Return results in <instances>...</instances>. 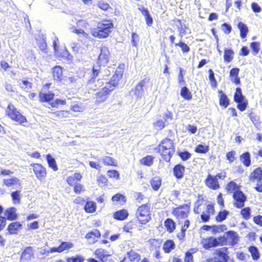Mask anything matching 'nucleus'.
Here are the masks:
<instances>
[{
    "mask_svg": "<svg viewBox=\"0 0 262 262\" xmlns=\"http://www.w3.org/2000/svg\"><path fill=\"white\" fill-rule=\"evenodd\" d=\"M249 118H250V120H251V121L252 122V123L255 125V126L256 127L258 128V126L260 124L259 117L256 115H253V114H251L249 115Z\"/></svg>",
    "mask_w": 262,
    "mask_h": 262,
    "instance_id": "nucleus-57",
    "label": "nucleus"
},
{
    "mask_svg": "<svg viewBox=\"0 0 262 262\" xmlns=\"http://www.w3.org/2000/svg\"><path fill=\"white\" fill-rule=\"evenodd\" d=\"M123 73V71L121 69H117L115 74L112 77L106 85L113 90L114 88L118 84V82L122 78Z\"/></svg>",
    "mask_w": 262,
    "mask_h": 262,
    "instance_id": "nucleus-12",
    "label": "nucleus"
},
{
    "mask_svg": "<svg viewBox=\"0 0 262 262\" xmlns=\"http://www.w3.org/2000/svg\"><path fill=\"white\" fill-rule=\"evenodd\" d=\"M220 104L226 108L229 104V100L227 96L222 91H219Z\"/></svg>",
    "mask_w": 262,
    "mask_h": 262,
    "instance_id": "nucleus-25",
    "label": "nucleus"
},
{
    "mask_svg": "<svg viewBox=\"0 0 262 262\" xmlns=\"http://www.w3.org/2000/svg\"><path fill=\"white\" fill-rule=\"evenodd\" d=\"M149 81V79L147 78L141 80L136 85L134 89H132L130 91L137 98H141L144 94L143 86Z\"/></svg>",
    "mask_w": 262,
    "mask_h": 262,
    "instance_id": "nucleus-9",
    "label": "nucleus"
},
{
    "mask_svg": "<svg viewBox=\"0 0 262 262\" xmlns=\"http://www.w3.org/2000/svg\"><path fill=\"white\" fill-rule=\"evenodd\" d=\"M228 249L226 247H223L217 251V255L222 257L224 259H226L227 256Z\"/></svg>",
    "mask_w": 262,
    "mask_h": 262,
    "instance_id": "nucleus-54",
    "label": "nucleus"
},
{
    "mask_svg": "<svg viewBox=\"0 0 262 262\" xmlns=\"http://www.w3.org/2000/svg\"><path fill=\"white\" fill-rule=\"evenodd\" d=\"M189 211V206L186 204L174 208L172 214L178 219H185L187 217Z\"/></svg>",
    "mask_w": 262,
    "mask_h": 262,
    "instance_id": "nucleus-8",
    "label": "nucleus"
},
{
    "mask_svg": "<svg viewBox=\"0 0 262 262\" xmlns=\"http://www.w3.org/2000/svg\"><path fill=\"white\" fill-rule=\"evenodd\" d=\"M21 224L18 222L11 223L8 227L7 230L11 234H17L21 228Z\"/></svg>",
    "mask_w": 262,
    "mask_h": 262,
    "instance_id": "nucleus-21",
    "label": "nucleus"
},
{
    "mask_svg": "<svg viewBox=\"0 0 262 262\" xmlns=\"http://www.w3.org/2000/svg\"><path fill=\"white\" fill-rule=\"evenodd\" d=\"M233 197L235 202V206L237 208H242L245 205L247 198L245 194L241 190L234 192Z\"/></svg>",
    "mask_w": 262,
    "mask_h": 262,
    "instance_id": "nucleus-10",
    "label": "nucleus"
},
{
    "mask_svg": "<svg viewBox=\"0 0 262 262\" xmlns=\"http://www.w3.org/2000/svg\"><path fill=\"white\" fill-rule=\"evenodd\" d=\"M46 159L49 166L52 168L54 171H57L58 170V167L55 159L50 154H48L46 156Z\"/></svg>",
    "mask_w": 262,
    "mask_h": 262,
    "instance_id": "nucleus-30",
    "label": "nucleus"
},
{
    "mask_svg": "<svg viewBox=\"0 0 262 262\" xmlns=\"http://www.w3.org/2000/svg\"><path fill=\"white\" fill-rule=\"evenodd\" d=\"M36 178L39 181L45 179L47 176V171L41 164L33 163L31 164Z\"/></svg>",
    "mask_w": 262,
    "mask_h": 262,
    "instance_id": "nucleus-7",
    "label": "nucleus"
},
{
    "mask_svg": "<svg viewBox=\"0 0 262 262\" xmlns=\"http://www.w3.org/2000/svg\"><path fill=\"white\" fill-rule=\"evenodd\" d=\"M174 243L171 240L166 241L163 247V249L165 253H169L172 249L174 248Z\"/></svg>",
    "mask_w": 262,
    "mask_h": 262,
    "instance_id": "nucleus-32",
    "label": "nucleus"
},
{
    "mask_svg": "<svg viewBox=\"0 0 262 262\" xmlns=\"http://www.w3.org/2000/svg\"><path fill=\"white\" fill-rule=\"evenodd\" d=\"M37 46L40 50L42 52H46L47 43L44 38H41L37 39Z\"/></svg>",
    "mask_w": 262,
    "mask_h": 262,
    "instance_id": "nucleus-46",
    "label": "nucleus"
},
{
    "mask_svg": "<svg viewBox=\"0 0 262 262\" xmlns=\"http://www.w3.org/2000/svg\"><path fill=\"white\" fill-rule=\"evenodd\" d=\"M236 152L234 150L230 151L226 154V158L229 161V163H232L235 160V156Z\"/></svg>",
    "mask_w": 262,
    "mask_h": 262,
    "instance_id": "nucleus-60",
    "label": "nucleus"
},
{
    "mask_svg": "<svg viewBox=\"0 0 262 262\" xmlns=\"http://www.w3.org/2000/svg\"><path fill=\"white\" fill-rule=\"evenodd\" d=\"M113 91L107 85L101 89L96 94V102L101 103L105 102L109 95V93Z\"/></svg>",
    "mask_w": 262,
    "mask_h": 262,
    "instance_id": "nucleus-11",
    "label": "nucleus"
},
{
    "mask_svg": "<svg viewBox=\"0 0 262 262\" xmlns=\"http://www.w3.org/2000/svg\"><path fill=\"white\" fill-rule=\"evenodd\" d=\"M16 209L14 207L8 208L6 210V215L9 220H15L17 218Z\"/></svg>",
    "mask_w": 262,
    "mask_h": 262,
    "instance_id": "nucleus-29",
    "label": "nucleus"
},
{
    "mask_svg": "<svg viewBox=\"0 0 262 262\" xmlns=\"http://www.w3.org/2000/svg\"><path fill=\"white\" fill-rule=\"evenodd\" d=\"M84 260V258L79 255H76V256L67 258V262H83Z\"/></svg>",
    "mask_w": 262,
    "mask_h": 262,
    "instance_id": "nucleus-50",
    "label": "nucleus"
},
{
    "mask_svg": "<svg viewBox=\"0 0 262 262\" xmlns=\"http://www.w3.org/2000/svg\"><path fill=\"white\" fill-rule=\"evenodd\" d=\"M8 115L13 120L18 122L20 124L27 122V119L25 116L22 115L19 112L17 111L13 105H9L8 107Z\"/></svg>",
    "mask_w": 262,
    "mask_h": 262,
    "instance_id": "nucleus-6",
    "label": "nucleus"
},
{
    "mask_svg": "<svg viewBox=\"0 0 262 262\" xmlns=\"http://www.w3.org/2000/svg\"><path fill=\"white\" fill-rule=\"evenodd\" d=\"M238 185L233 181L229 182L227 186V189L228 191L232 192L239 190Z\"/></svg>",
    "mask_w": 262,
    "mask_h": 262,
    "instance_id": "nucleus-51",
    "label": "nucleus"
},
{
    "mask_svg": "<svg viewBox=\"0 0 262 262\" xmlns=\"http://www.w3.org/2000/svg\"><path fill=\"white\" fill-rule=\"evenodd\" d=\"M140 163L146 166H149L153 164V157L151 156H147L140 160Z\"/></svg>",
    "mask_w": 262,
    "mask_h": 262,
    "instance_id": "nucleus-45",
    "label": "nucleus"
},
{
    "mask_svg": "<svg viewBox=\"0 0 262 262\" xmlns=\"http://www.w3.org/2000/svg\"><path fill=\"white\" fill-rule=\"evenodd\" d=\"M176 46H179L181 48L184 53H187L190 51V48L184 42L180 40L179 42L175 43Z\"/></svg>",
    "mask_w": 262,
    "mask_h": 262,
    "instance_id": "nucleus-53",
    "label": "nucleus"
},
{
    "mask_svg": "<svg viewBox=\"0 0 262 262\" xmlns=\"http://www.w3.org/2000/svg\"><path fill=\"white\" fill-rule=\"evenodd\" d=\"M240 160L246 166L251 164L250 155L249 152H246L240 156Z\"/></svg>",
    "mask_w": 262,
    "mask_h": 262,
    "instance_id": "nucleus-31",
    "label": "nucleus"
},
{
    "mask_svg": "<svg viewBox=\"0 0 262 262\" xmlns=\"http://www.w3.org/2000/svg\"><path fill=\"white\" fill-rule=\"evenodd\" d=\"M54 94L52 91H49L48 93L40 92L39 94V100L41 102H50L52 100L54 97Z\"/></svg>",
    "mask_w": 262,
    "mask_h": 262,
    "instance_id": "nucleus-19",
    "label": "nucleus"
},
{
    "mask_svg": "<svg viewBox=\"0 0 262 262\" xmlns=\"http://www.w3.org/2000/svg\"><path fill=\"white\" fill-rule=\"evenodd\" d=\"M227 242H229L232 246L238 243L239 237L238 234L233 231H229L226 233Z\"/></svg>",
    "mask_w": 262,
    "mask_h": 262,
    "instance_id": "nucleus-17",
    "label": "nucleus"
},
{
    "mask_svg": "<svg viewBox=\"0 0 262 262\" xmlns=\"http://www.w3.org/2000/svg\"><path fill=\"white\" fill-rule=\"evenodd\" d=\"M19 183V180L16 178H12L4 180V183L8 187L12 186Z\"/></svg>",
    "mask_w": 262,
    "mask_h": 262,
    "instance_id": "nucleus-44",
    "label": "nucleus"
},
{
    "mask_svg": "<svg viewBox=\"0 0 262 262\" xmlns=\"http://www.w3.org/2000/svg\"><path fill=\"white\" fill-rule=\"evenodd\" d=\"M209 150V146L200 144L197 145L195 151L198 153H206Z\"/></svg>",
    "mask_w": 262,
    "mask_h": 262,
    "instance_id": "nucleus-42",
    "label": "nucleus"
},
{
    "mask_svg": "<svg viewBox=\"0 0 262 262\" xmlns=\"http://www.w3.org/2000/svg\"><path fill=\"white\" fill-rule=\"evenodd\" d=\"M34 254L33 249L31 247L26 248L23 251L20 260L22 262H28L31 260Z\"/></svg>",
    "mask_w": 262,
    "mask_h": 262,
    "instance_id": "nucleus-16",
    "label": "nucleus"
},
{
    "mask_svg": "<svg viewBox=\"0 0 262 262\" xmlns=\"http://www.w3.org/2000/svg\"><path fill=\"white\" fill-rule=\"evenodd\" d=\"M260 44L259 42L254 41L251 43L250 47L252 50L253 54L257 55L260 50Z\"/></svg>",
    "mask_w": 262,
    "mask_h": 262,
    "instance_id": "nucleus-49",
    "label": "nucleus"
},
{
    "mask_svg": "<svg viewBox=\"0 0 262 262\" xmlns=\"http://www.w3.org/2000/svg\"><path fill=\"white\" fill-rule=\"evenodd\" d=\"M101 72L99 66H94L91 78L88 81L87 86L90 90H96L102 86L103 82L99 79H96V77Z\"/></svg>",
    "mask_w": 262,
    "mask_h": 262,
    "instance_id": "nucleus-3",
    "label": "nucleus"
},
{
    "mask_svg": "<svg viewBox=\"0 0 262 262\" xmlns=\"http://www.w3.org/2000/svg\"><path fill=\"white\" fill-rule=\"evenodd\" d=\"M107 175L109 177L112 178H115L119 179V173L118 171L116 170H110L107 171Z\"/></svg>",
    "mask_w": 262,
    "mask_h": 262,
    "instance_id": "nucleus-64",
    "label": "nucleus"
},
{
    "mask_svg": "<svg viewBox=\"0 0 262 262\" xmlns=\"http://www.w3.org/2000/svg\"><path fill=\"white\" fill-rule=\"evenodd\" d=\"M251 209L249 207H246L241 210V214L245 220H248L251 216Z\"/></svg>",
    "mask_w": 262,
    "mask_h": 262,
    "instance_id": "nucleus-55",
    "label": "nucleus"
},
{
    "mask_svg": "<svg viewBox=\"0 0 262 262\" xmlns=\"http://www.w3.org/2000/svg\"><path fill=\"white\" fill-rule=\"evenodd\" d=\"M234 52L231 49L226 48L224 50V59L225 61L230 62L233 58Z\"/></svg>",
    "mask_w": 262,
    "mask_h": 262,
    "instance_id": "nucleus-28",
    "label": "nucleus"
},
{
    "mask_svg": "<svg viewBox=\"0 0 262 262\" xmlns=\"http://www.w3.org/2000/svg\"><path fill=\"white\" fill-rule=\"evenodd\" d=\"M167 125L163 119H158L154 123V126L157 130L162 129Z\"/></svg>",
    "mask_w": 262,
    "mask_h": 262,
    "instance_id": "nucleus-47",
    "label": "nucleus"
},
{
    "mask_svg": "<svg viewBox=\"0 0 262 262\" xmlns=\"http://www.w3.org/2000/svg\"><path fill=\"white\" fill-rule=\"evenodd\" d=\"M206 185L209 188L216 190L220 188V185L216 177L209 174L205 180Z\"/></svg>",
    "mask_w": 262,
    "mask_h": 262,
    "instance_id": "nucleus-15",
    "label": "nucleus"
},
{
    "mask_svg": "<svg viewBox=\"0 0 262 262\" xmlns=\"http://www.w3.org/2000/svg\"><path fill=\"white\" fill-rule=\"evenodd\" d=\"M178 155L183 161L188 160L191 156V154L187 151H179Z\"/></svg>",
    "mask_w": 262,
    "mask_h": 262,
    "instance_id": "nucleus-52",
    "label": "nucleus"
},
{
    "mask_svg": "<svg viewBox=\"0 0 262 262\" xmlns=\"http://www.w3.org/2000/svg\"><path fill=\"white\" fill-rule=\"evenodd\" d=\"M97 181L98 185L101 187L105 186L107 183V180L104 176H99L98 178Z\"/></svg>",
    "mask_w": 262,
    "mask_h": 262,
    "instance_id": "nucleus-62",
    "label": "nucleus"
},
{
    "mask_svg": "<svg viewBox=\"0 0 262 262\" xmlns=\"http://www.w3.org/2000/svg\"><path fill=\"white\" fill-rule=\"evenodd\" d=\"M110 54L108 49L105 46L102 47L98 57L99 63L101 64L107 63L108 61Z\"/></svg>",
    "mask_w": 262,
    "mask_h": 262,
    "instance_id": "nucleus-14",
    "label": "nucleus"
},
{
    "mask_svg": "<svg viewBox=\"0 0 262 262\" xmlns=\"http://www.w3.org/2000/svg\"><path fill=\"white\" fill-rule=\"evenodd\" d=\"M158 151L165 161L169 162L174 152L173 141L168 138L163 139L158 146Z\"/></svg>",
    "mask_w": 262,
    "mask_h": 262,
    "instance_id": "nucleus-2",
    "label": "nucleus"
},
{
    "mask_svg": "<svg viewBox=\"0 0 262 262\" xmlns=\"http://www.w3.org/2000/svg\"><path fill=\"white\" fill-rule=\"evenodd\" d=\"M229 213V211L226 210L220 211L216 216V220L218 222H222L223 221H224Z\"/></svg>",
    "mask_w": 262,
    "mask_h": 262,
    "instance_id": "nucleus-48",
    "label": "nucleus"
},
{
    "mask_svg": "<svg viewBox=\"0 0 262 262\" xmlns=\"http://www.w3.org/2000/svg\"><path fill=\"white\" fill-rule=\"evenodd\" d=\"M221 28L222 31L226 34H229L232 30L231 26L226 23L222 24Z\"/></svg>",
    "mask_w": 262,
    "mask_h": 262,
    "instance_id": "nucleus-59",
    "label": "nucleus"
},
{
    "mask_svg": "<svg viewBox=\"0 0 262 262\" xmlns=\"http://www.w3.org/2000/svg\"><path fill=\"white\" fill-rule=\"evenodd\" d=\"M172 113L169 111H167L163 114V120L167 123L169 124V121L172 119Z\"/></svg>",
    "mask_w": 262,
    "mask_h": 262,
    "instance_id": "nucleus-56",
    "label": "nucleus"
},
{
    "mask_svg": "<svg viewBox=\"0 0 262 262\" xmlns=\"http://www.w3.org/2000/svg\"><path fill=\"white\" fill-rule=\"evenodd\" d=\"M128 216L127 210L122 209L115 212L114 213L113 217L115 219L118 220H124Z\"/></svg>",
    "mask_w": 262,
    "mask_h": 262,
    "instance_id": "nucleus-24",
    "label": "nucleus"
},
{
    "mask_svg": "<svg viewBox=\"0 0 262 262\" xmlns=\"http://www.w3.org/2000/svg\"><path fill=\"white\" fill-rule=\"evenodd\" d=\"M262 180V169L258 167L256 168L251 174L250 176V180L252 182L257 181L260 182Z\"/></svg>",
    "mask_w": 262,
    "mask_h": 262,
    "instance_id": "nucleus-20",
    "label": "nucleus"
},
{
    "mask_svg": "<svg viewBox=\"0 0 262 262\" xmlns=\"http://www.w3.org/2000/svg\"><path fill=\"white\" fill-rule=\"evenodd\" d=\"M234 100L237 103V108L241 111H245L248 104V101L243 95L241 88H237L234 95Z\"/></svg>",
    "mask_w": 262,
    "mask_h": 262,
    "instance_id": "nucleus-4",
    "label": "nucleus"
},
{
    "mask_svg": "<svg viewBox=\"0 0 262 262\" xmlns=\"http://www.w3.org/2000/svg\"><path fill=\"white\" fill-rule=\"evenodd\" d=\"M164 226L169 233L172 232L175 230L176 226L175 222L171 219H167L164 221Z\"/></svg>",
    "mask_w": 262,
    "mask_h": 262,
    "instance_id": "nucleus-26",
    "label": "nucleus"
},
{
    "mask_svg": "<svg viewBox=\"0 0 262 262\" xmlns=\"http://www.w3.org/2000/svg\"><path fill=\"white\" fill-rule=\"evenodd\" d=\"M238 28L240 30V36L242 38H245L248 32V28L246 24L241 21L237 25Z\"/></svg>",
    "mask_w": 262,
    "mask_h": 262,
    "instance_id": "nucleus-27",
    "label": "nucleus"
},
{
    "mask_svg": "<svg viewBox=\"0 0 262 262\" xmlns=\"http://www.w3.org/2000/svg\"><path fill=\"white\" fill-rule=\"evenodd\" d=\"M179 71H180V72H179V75L178 77V82L180 85L183 86L186 84V82L184 79V75L185 73V71L184 70L181 68H179Z\"/></svg>",
    "mask_w": 262,
    "mask_h": 262,
    "instance_id": "nucleus-43",
    "label": "nucleus"
},
{
    "mask_svg": "<svg viewBox=\"0 0 262 262\" xmlns=\"http://www.w3.org/2000/svg\"><path fill=\"white\" fill-rule=\"evenodd\" d=\"M150 184L152 188L155 190H157L159 189L161 185V181L159 177H154L151 181Z\"/></svg>",
    "mask_w": 262,
    "mask_h": 262,
    "instance_id": "nucleus-39",
    "label": "nucleus"
},
{
    "mask_svg": "<svg viewBox=\"0 0 262 262\" xmlns=\"http://www.w3.org/2000/svg\"><path fill=\"white\" fill-rule=\"evenodd\" d=\"M218 246L217 238L211 237L208 239L207 243L205 245L204 247L206 249H208L209 248L215 247Z\"/></svg>",
    "mask_w": 262,
    "mask_h": 262,
    "instance_id": "nucleus-38",
    "label": "nucleus"
},
{
    "mask_svg": "<svg viewBox=\"0 0 262 262\" xmlns=\"http://www.w3.org/2000/svg\"><path fill=\"white\" fill-rule=\"evenodd\" d=\"M66 103L65 100H62L60 99H56L54 101L51 102L50 105L52 107H57L59 104L64 105Z\"/></svg>",
    "mask_w": 262,
    "mask_h": 262,
    "instance_id": "nucleus-58",
    "label": "nucleus"
},
{
    "mask_svg": "<svg viewBox=\"0 0 262 262\" xmlns=\"http://www.w3.org/2000/svg\"><path fill=\"white\" fill-rule=\"evenodd\" d=\"M136 216L139 222L141 224H145L150 220L149 213V208L147 205H142L136 212Z\"/></svg>",
    "mask_w": 262,
    "mask_h": 262,
    "instance_id": "nucleus-5",
    "label": "nucleus"
},
{
    "mask_svg": "<svg viewBox=\"0 0 262 262\" xmlns=\"http://www.w3.org/2000/svg\"><path fill=\"white\" fill-rule=\"evenodd\" d=\"M62 69L60 66H56L53 69V75L54 79L57 81H60L63 76Z\"/></svg>",
    "mask_w": 262,
    "mask_h": 262,
    "instance_id": "nucleus-22",
    "label": "nucleus"
},
{
    "mask_svg": "<svg viewBox=\"0 0 262 262\" xmlns=\"http://www.w3.org/2000/svg\"><path fill=\"white\" fill-rule=\"evenodd\" d=\"M177 21L179 23L178 28L179 29V36L182 38L186 32L185 27H183V25L181 20L178 19Z\"/></svg>",
    "mask_w": 262,
    "mask_h": 262,
    "instance_id": "nucleus-61",
    "label": "nucleus"
},
{
    "mask_svg": "<svg viewBox=\"0 0 262 262\" xmlns=\"http://www.w3.org/2000/svg\"><path fill=\"white\" fill-rule=\"evenodd\" d=\"M185 167L180 164H177L174 166L173 169V175L178 179H181L183 177Z\"/></svg>",
    "mask_w": 262,
    "mask_h": 262,
    "instance_id": "nucleus-18",
    "label": "nucleus"
},
{
    "mask_svg": "<svg viewBox=\"0 0 262 262\" xmlns=\"http://www.w3.org/2000/svg\"><path fill=\"white\" fill-rule=\"evenodd\" d=\"M69 114V112L67 111H60L54 113V115L58 117L59 118L67 117Z\"/></svg>",
    "mask_w": 262,
    "mask_h": 262,
    "instance_id": "nucleus-63",
    "label": "nucleus"
},
{
    "mask_svg": "<svg viewBox=\"0 0 262 262\" xmlns=\"http://www.w3.org/2000/svg\"><path fill=\"white\" fill-rule=\"evenodd\" d=\"M101 235V234L99 231L97 229H93L90 232L88 233L85 235V238L87 239L92 238L93 239H95V237H99Z\"/></svg>",
    "mask_w": 262,
    "mask_h": 262,
    "instance_id": "nucleus-40",
    "label": "nucleus"
},
{
    "mask_svg": "<svg viewBox=\"0 0 262 262\" xmlns=\"http://www.w3.org/2000/svg\"><path fill=\"white\" fill-rule=\"evenodd\" d=\"M95 254L102 261L105 260L106 257L110 255L105 250L102 248L97 249L95 251Z\"/></svg>",
    "mask_w": 262,
    "mask_h": 262,
    "instance_id": "nucleus-23",
    "label": "nucleus"
},
{
    "mask_svg": "<svg viewBox=\"0 0 262 262\" xmlns=\"http://www.w3.org/2000/svg\"><path fill=\"white\" fill-rule=\"evenodd\" d=\"M96 203L92 201H88L84 206V209L86 212L92 213L96 211Z\"/></svg>",
    "mask_w": 262,
    "mask_h": 262,
    "instance_id": "nucleus-33",
    "label": "nucleus"
},
{
    "mask_svg": "<svg viewBox=\"0 0 262 262\" xmlns=\"http://www.w3.org/2000/svg\"><path fill=\"white\" fill-rule=\"evenodd\" d=\"M113 28V24L112 20L104 19L97 23L96 27L92 30V33L95 37L106 38L112 32Z\"/></svg>",
    "mask_w": 262,
    "mask_h": 262,
    "instance_id": "nucleus-1",
    "label": "nucleus"
},
{
    "mask_svg": "<svg viewBox=\"0 0 262 262\" xmlns=\"http://www.w3.org/2000/svg\"><path fill=\"white\" fill-rule=\"evenodd\" d=\"M71 109L72 111L75 112H81L84 110V106L83 104L81 102L74 103L71 105Z\"/></svg>",
    "mask_w": 262,
    "mask_h": 262,
    "instance_id": "nucleus-41",
    "label": "nucleus"
},
{
    "mask_svg": "<svg viewBox=\"0 0 262 262\" xmlns=\"http://www.w3.org/2000/svg\"><path fill=\"white\" fill-rule=\"evenodd\" d=\"M249 251L251 254L253 259L257 260L259 258L260 254L257 247L254 246H250L249 248Z\"/></svg>",
    "mask_w": 262,
    "mask_h": 262,
    "instance_id": "nucleus-37",
    "label": "nucleus"
},
{
    "mask_svg": "<svg viewBox=\"0 0 262 262\" xmlns=\"http://www.w3.org/2000/svg\"><path fill=\"white\" fill-rule=\"evenodd\" d=\"M127 256L130 261L137 262L140 260V255L136 252L130 250L127 252Z\"/></svg>",
    "mask_w": 262,
    "mask_h": 262,
    "instance_id": "nucleus-35",
    "label": "nucleus"
},
{
    "mask_svg": "<svg viewBox=\"0 0 262 262\" xmlns=\"http://www.w3.org/2000/svg\"><path fill=\"white\" fill-rule=\"evenodd\" d=\"M184 86L182 88L181 90V95L182 97L186 100H190L192 99V95L191 92L189 91L188 89L183 85Z\"/></svg>",
    "mask_w": 262,
    "mask_h": 262,
    "instance_id": "nucleus-36",
    "label": "nucleus"
},
{
    "mask_svg": "<svg viewBox=\"0 0 262 262\" xmlns=\"http://www.w3.org/2000/svg\"><path fill=\"white\" fill-rule=\"evenodd\" d=\"M74 246V244L71 242H62L61 244L57 247H53L50 248V250L48 252L54 253L58 252L60 253L64 250H69Z\"/></svg>",
    "mask_w": 262,
    "mask_h": 262,
    "instance_id": "nucleus-13",
    "label": "nucleus"
},
{
    "mask_svg": "<svg viewBox=\"0 0 262 262\" xmlns=\"http://www.w3.org/2000/svg\"><path fill=\"white\" fill-rule=\"evenodd\" d=\"M100 161H102L104 165L116 166L115 160L109 156H103L100 158Z\"/></svg>",
    "mask_w": 262,
    "mask_h": 262,
    "instance_id": "nucleus-34",
    "label": "nucleus"
}]
</instances>
